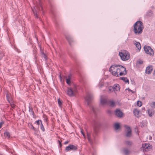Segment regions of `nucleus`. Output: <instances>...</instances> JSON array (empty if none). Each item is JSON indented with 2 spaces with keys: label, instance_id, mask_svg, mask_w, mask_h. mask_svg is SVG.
<instances>
[{
  "label": "nucleus",
  "instance_id": "obj_1",
  "mask_svg": "<svg viewBox=\"0 0 155 155\" xmlns=\"http://www.w3.org/2000/svg\"><path fill=\"white\" fill-rule=\"evenodd\" d=\"M143 23L140 21H137L134 25V31L136 34H141L143 31Z\"/></svg>",
  "mask_w": 155,
  "mask_h": 155
},
{
  "label": "nucleus",
  "instance_id": "obj_2",
  "mask_svg": "<svg viewBox=\"0 0 155 155\" xmlns=\"http://www.w3.org/2000/svg\"><path fill=\"white\" fill-rule=\"evenodd\" d=\"M85 100L87 103V105L89 106L90 108L93 111L94 113L96 112V109L92 106H90V104L91 103L93 99V96L91 94H89L85 97Z\"/></svg>",
  "mask_w": 155,
  "mask_h": 155
},
{
  "label": "nucleus",
  "instance_id": "obj_3",
  "mask_svg": "<svg viewBox=\"0 0 155 155\" xmlns=\"http://www.w3.org/2000/svg\"><path fill=\"white\" fill-rule=\"evenodd\" d=\"M42 9V8L40 2H39L38 4H37L35 6L34 8L32 9V11L36 18H38L37 13L39 11L41 10Z\"/></svg>",
  "mask_w": 155,
  "mask_h": 155
},
{
  "label": "nucleus",
  "instance_id": "obj_4",
  "mask_svg": "<svg viewBox=\"0 0 155 155\" xmlns=\"http://www.w3.org/2000/svg\"><path fill=\"white\" fill-rule=\"evenodd\" d=\"M100 125V123L99 121H95L94 122L93 127L94 132L92 133V135L93 138H95Z\"/></svg>",
  "mask_w": 155,
  "mask_h": 155
},
{
  "label": "nucleus",
  "instance_id": "obj_5",
  "mask_svg": "<svg viewBox=\"0 0 155 155\" xmlns=\"http://www.w3.org/2000/svg\"><path fill=\"white\" fill-rule=\"evenodd\" d=\"M76 91L77 89L75 87H68L67 90V94L70 96H74Z\"/></svg>",
  "mask_w": 155,
  "mask_h": 155
},
{
  "label": "nucleus",
  "instance_id": "obj_6",
  "mask_svg": "<svg viewBox=\"0 0 155 155\" xmlns=\"http://www.w3.org/2000/svg\"><path fill=\"white\" fill-rule=\"evenodd\" d=\"M144 50L145 53L151 56L154 55V52L150 47L145 46L144 47Z\"/></svg>",
  "mask_w": 155,
  "mask_h": 155
},
{
  "label": "nucleus",
  "instance_id": "obj_7",
  "mask_svg": "<svg viewBox=\"0 0 155 155\" xmlns=\"http://www.w3.org/2000/svg\"><path fill=\"white\" fill-rule=\"evenodd\" d=\"M119 55L121 59L123 61L128 60L130 58V55L128 53L127 54L126 53H123L122 52H120Z\"/></svg>",
  "mask_w": 155,
  "mask_h": 155
},
{
  "label": "nucleus",
  "instance_id": "obj_8",
  "mask_svg": "<svg viewBox=\"0 0 155 155\" xmlns=\"http://www.w3.org/2000/svg\"><path fill=\"white\" fill-rule=\"evenodd\" d=\"M124 127L126 129V136L127 137H130L131 135V130L130 127L127 125H125Z\"/></svg>",
  "mask_w": 155,
  "mask_h": 155
},
{
  "label": "nucleus",
  "instance_id": "obj_9",
  "mask_svg": "<svg viewBox=\"0 0 155 155\" xmlns=\"http://www.w3.org/2000/svg\"><path fill=\"white\" fill-rule=\"evenodd\" d=\"M122 153L124 155H129L131 151L128 147H125L122 148Z\"/></svg>",
  "mask_w": 155,
  "mask_h": 155
},
{
  "label": "nucleus",
  "instance_id": "obj_10",
  "mask_svg": "<svg viewBox=\"0 0 155 155\" xmlns=\"http://www.w3.org/2000/svg\"><path fill=\"white\" fill-rule=\"evenodd\" d=\"M108 101L107 98L103 96H101L100 98V103L103 106L105 104H107Z\"/></svg>",
  "mask_w": 155,
  "mask_h": 155
},
{
  "label": "nucleus",
  "instance_id": "obj_11",
  "mask_svg": "<svg viewBox=\"0 0 155 155\" xmlns=\"http://www.w3.org/2000/svg\"><path fill=\"white\" fill-rule=\"evenodd\" d=\"M77 149V147L74 145H69L65 147V150L66 151L72 150L74 151Z\"/></svg>",
  "mask_w": 155,
  "mask_h": 155
},
{
  "label": "nucleus",
  "instance_id": "obj_12",
  "mask_svg": "<svg viewBox=\"0 0 155 155\" xmlns=\"http://www.w3.org/2000/svg\"><path fill=\"white\" fill-rule=\"evenodd\" d=\"M115 114L117 117L121 118L123 116V113L120 110L116 109L115 111Z\"/></svg>",
  "mask_w": 155,
  "mask_h": 155
},
{
  "label": "nucleus",
  "instance_id": "obj_13",
  "mask_svg": "<svg viewBox=\"0 0 155 155\" xmlns=\"http://www.w3.org/2000/svg\"><path fill=\"white\" fill-rule=\"evenodd\" d=\"M142 148H143V151H147L150 149V147L148 144L145 143L144 144H142Z\"/></svg>",
  "mask_w": 155,
  "mask_h": 155
},
{
  "label": "nucleus",
  "instance_id": "obj_14",
  "mask_svg": "<svg viewBox=\"0 0 155 155\" xmlns=\"http://www.w3.org/2000/svg\"><path fill=\"white\" fill-rule=\"evenodd\" d=\"M153 68L151 66H149L147 67L146 69L145 73L148 74L151 73Z\"/></svg>",
  "mask_w": 155,
  "mask_h": 155
},
{
  "label": "nucleus",
  "instance_id": "obj_15",
  "mask_svg": "<svg viewBox=\"0 0 155 155\" xmlns=\"http://www.w3.org/2000/svg\"><path fill=\"white\" fill-rule=\"evenodd\" d=\"M111 65L110 68H109V71H113V69L112 68H114V67H116V69L117 70V71L118 73L120 71V67H117L115 66L116 65Z\"/></svg>",
  "mask_w": 155,
  "mask_h": 155
},
{
  "label": "nucleus",
  "instance_id": "obj_16",
  "mask_svg": "<svg viewBox=\"0 0 155 155\" xmlns=\"http://www.w3.org/2000/svg\"><path fill=\"white\" fill-rule=\"evenodd\" d=\"M124 144L128 147H130L133 144V142L131 141L125 140L124 141Z\"/></svg>",
  "mask_w": 155,
  "mask_h": 155
},
{
  "label": "nucleus",
  "instance_id": "obj_17",
  "mask_svg": "<svg viewBox=\"0 0 155 155\" xmlns=\"http://www.w3.org/2000/svg\"><path fill=\"white\" fill-rule=\"evenodd\" d=\"M134 43L135 45L136 46V48H138L139 50H140L141 48V45L140 43L137 42L136 41H134Z\"/></svg>",
  "mask_w": 155,
  "mask_h": 155
},
{
  "label": "nucleus",
  "instance_id": "obj_18",
  "mask_svg": "<svg viewBox=\"0 0 155 155\" xmlns=\"http://www.w3.org/2000/svg\"><path fill=\"white\" fill-rule=\"evenodd\" d=\"M66 38L68 41L70 45L73 41V40L71 36L69 35H67L65 36Z\"/></svg>",
  "mask_w": 155,
  "mask_h": 155
},
{
  "label": "nucleus",
  "instance_id": "obj_19",
  "mask_svg": "<svg viewBox=\"0 0 155 155\" xmlns=\"http://www.w3.org/2000/svg\"><path fill=\"white\" fill-rule=\"evenodd\" d=\"M113 90L117 91H120V87L119 85L118 84H115L113 87Z\"/></svg>",
  "mask_w": 155,
  "mask_h": 155
},
{
  "label": "nucleus",
  "instance_id": "obj_20",
  "mask_svg": "<svg viewBox=\"0 0 155 155\" xmlns=\"http://www.w3.org/2000/svg\"><path fill=\"white\" fill-rule=\"evenodd\" d=\"M133 113L136 117H139V111L138 109H134L133 110Z\"/></svg>",
  "mask_w": 155,
  "mask_h": 155
},
{
  "label": "nucleus",
  "instance_id": "obj_21",
  "mask_svg": "<svg viewBox=\"0 0 155 155\" xmlns=\"http://www.w3.org/2000/svg\"><path fill=\"white\" fill-rule=\"evenodd\" d=\"M147 111L148 112V115L149 116L151 117L154 114V111L153 109H148Z\"/></svg>",
  "mask_w": 155,
  "mask_h": 155
},
{
  "label": "nucleus",
  "instance_id": "obj_22",
  "mask_svg": "<svg viewBox=\"0 0 155 155\" xmlns=\"http://www.w3.org/2000/svg\"><path fill=\"white\" fill-rule=\"evenodd\" d=\"M40 51L41 57L43 58L44 59V60L46 61L47 59V56L42 51L41 47H40Z\"/></svg>",
  "mask_w": 155,
  "mask_h": 155
},
{
  "label": "nucleus",
  "instance_id": "obj_23",
  "mask_svg": "<svg viewBox=\"0 0 155 155\" xmlns=\"http://www.w3.org/2000/svg\"><path fill=\"white\" fill-rule=\"evenodd\" d=\"M115 66L120 67V72H124L127 71V70H126V68H125L122 65H116Z\"/></svg>",
  "mask_w": 155,
  "mask_h": 155
},
{
  "label": "nucleus",
  "instance_id": "obj_24",
  "mask_svg": "<svg viewBox=\"0 0 155 155\" xmlns=\"http://www.w3.org/2000/svg\"><path fill=\"white\" fill-rule=\"evenodd\" d=\"M107 104H109L110 107H113L115 105V103L113 101L108 100Z\"/></svg>",
  "mask_w": 155,
  "mask_h": 155
},
{
  "label": "nucleus",
  "instance_id": "obj_25",
  "mask_svg": "<svg viewBox=\"0 0 155 155\" xmlns=\"http://www.w3.org/2000/svg\"><path fill=\"white\" fill-rule=\"evenodd\" d=\"M120 79L126 83H128V84H129V81L127 78L124 77H120Z\"/></svg>",
  "mask_w": 155,
  "mask_h": 155
},
{
  "label": "nucleus",
  "instance_id": "obj_26",
  "mask_svg": "<svg viewBox=\"0 0 155 155\" xmlns=\"http://www.w3.org/2000/svg\"><path fill=\"white\" fill-rule=\"evenodd\" d=\"M87 136L88 140L89 142H90L91 143H92L93 142L91 139V137L90 136V134L87 133Z\"/></svg>",
  "mask_w": 155,
  "mask_h": 155
},
{
  "label": "nucleus",
  "instance_id": "obj_27",
  "mask_svg": "<svg viewBox=\"0 0 155 155\" xmlns=\"http://www.w3.org/2000/svg\"><path fill=\"white\" fill-rule=\"evenodd\" d=\"M114 129L115 130H117L120 128V125L119 123H116L114 125Z\"/></svg>",
  "mask_w": 155,
  "mask_h": 155
},
{
  "label": "nucleus",
  "instance_id": "obj_28",
  "mask_svg": "<svg viewBox=\"0 0 155 155\" xmlns=\"http://www.w3.org/2000/svg\"><path fill=\"white\" fill-rule=\"evenodd\" d=\"M111 71V72L112 74L113 75L117 77L119 76V75L118 74V72L117 71Z\"/></svg>",
  "mask_w": 155,
  "mask_h": 155
},
{
  "label": "nucleus",
  "instance_id": "obj_29",
  "mask_svg": "<svg viewBox=\"0 0 155 155\" xmlns=\"http://www.w3.org/2000/svg\"><path fill=\"white\" fill-rule=\"evenodd\" d=\"M71 76L70 75L68 76V78L66 79V83L68 84H70L71 83L70 81Z\"/></svg>",
  "mask_w": 155,
  "mask_h": 155
},
{
  "label": "nucleus",
  "instance_id": "obj_30",
  "mask_svg": "<svg viewBox=\"0 0 155 155\" xmlns=\"http://www.w3.org/2000/svg\"><path fill=\"white\" fill-rule=\"evenodd\" d=\"M4 136L6 137H8V138L10 137V135L9 133L8 132L5 131L4 133Z\"/></svg>",
  "mask_w": 155,
  "mask_h": 155
},
{
  "label": "nucleus",
  "instance_id": "obj_31",
  "mask_svg": "<svg viewBox=\"0 0 155 155\" xmlns=\"http://www.w3.org/2000/svg\"><path fill=\"white\" fill-rule=\"evenodd\" d=\"M29 111L30 112H31V114L33 115V116L34 115V111L32 109H31L30 107H29Z\"/></svg>",
  "mask_w": 155,
  "mask_h": 155
},
{
  "label": "nucleus",
  "instance_id": "obj_32",
  "mask_svg": "<svg viewBox=\"0 0 155 155\" xmlns=\"http://www.w3.org/2000/svg\"><path fill=\"white\" fill-rule=\"evenodd\" d=\"M4 56V53L2 51H0V60L2 59Z\"/></svg>",
  "mask_w": 155,
  "mask_h": 155
},
{
  "label": "nucleus",
  "instance_id": "obj_33",
  "mask_svg": "<svg viewBox=\"0 0 155 155\" xmlns=\"http://www.w3.org/2000/svg\"><path fill=\"white\" fill-rule=\"evenodd\" d=\"M127 71H126L124 72H120L119 73V75L121 76L123 75H125L127 74Z\"/></svg>",
  "mask_w": 155,
  "mask_h": 155
},
{
  "label": "nucleus",
  "instance_id": "obj_34",
  "mask_svg": "<svg viewBox=\"0 0 155 155\" xmlns=\"http://www.w3.org/2000/svg\"><path fill=\"white\" fill-rule=\"evenodd\" d=\"M142 102L140 101H138L137 102V105L139 107H140L142 105Z\"/></svg>",
  "mask_w": 155,
  "mask_h": 155
},
{
  "label": "nucleus",
  "instance_id": "obj_35",
  "mask_svg": "<svg viewBox=\"0 0 155 155\" xmlns=\"http://www.w3.org/2000/svg\"><path fill=\"white\" fill-rule=\"evenodd\" d=\"M35 123H37L38 125H40L41 124V123H42V122L40 120H38L37 121H36L35 122Z\"/></svg>",
  "mask_w": 155,
  "mask_h": 155
},
{
  "label": "nucleus",
  "instance_id": "obj_36",
  "mask_svg": "<svg viewBox=\"0 0 155 155\" xmlns=\"http://www.w3.org/2000/svg\"><path fill=\"white\" fill-rule=\"evenodd\" d=\"M40 126L41 127V129L43 131H45V129L44 126L42 124V123H41Z\"/></svg>",
  "mask_w": 155,
  "mask_h": 155
},
{
  "label": "nucleus",
  "instance_id": "obj_37",
  "mask_svg": "<svg viewBox=\"0 0 155 155\" xmlns=\"http://www.w3.org/2000/svg\"><path fill=\"white\" fill-rule=\"evenodd\" d=\"M58 103L59 106H60L61 104L62 103H61V101L60 100V99H58Z\"/></svg>",
  "mask_w": 155,
  "mask_h": 155
},
{
  "label": "nucleus",
  "instance_id": "obj_38",
  "mask_svg": "<svg viewBox=\"0 0 155 155\" xmlns=\"http://www.w3.org/2000/svg\"><path fill=\"white\" fill-rule=\"evenodd\" d=\"M137 63L140 64H142L143 63V61L141 60H139L137 61Z\"/></svg>",
  "mask_w": 155,
  "mask_h": 155
},
{
  "label": "nucleus",
  "instance_id": "obj_39",
  "mask_svg": "<svg viewBox=\"0 0 155 155\" xmlns=\"http://www.w3.org/2000/svg\"><path fill=\"white\" fill-rule=\"evenodd\" d=\"M28 125H29L30 127L32 129L34 128L31 123H29Z\"/></svg>",
  "mask_w": 155,
  "mask_h": 155
},
{
  "label": "nucleus",
  "instance_id": "obj_40",
  "mask_svg": "<svg viewBox=\"0 0 155 155\" xmlns=\"http://www.w3.org/2000/svg\"><path fill=\"white\" fill-rule=\"evenodd\" d=\"M81 132L82 134L83 135L84 137L85 138V134H84L83 131L82 129H81Z\"/></svg>",
  "mask_w": 155,
  "mask_h": 155
},
{
  "label": "nucleus",
  "instance_id": "obj_41",
  "mask_svg": "<svg viewBox=\"0 0 155 155\" xmlns=\"http://www.w3.org/2000/svg\"><path fill=\"white\" fill-rule=\"evenodd\" d=\"M103 86H104V84H103L100 83L99 84V88H100L102 87Z\"/></svg>",
  "mask_w": 155,
  "mask_h": 155
},
{
  "label": "nucleus",
  "instance_id": "obj_42",
  "mask_svg": "<svg viewBox=\"0 0 155 155\" xmlns=\"http://www.w3.org/2000/svg\"><path fill=\"white\" fill-rule=\"evenodd\" d=\"M109 90L110 91H112L113 90H114L113 87H110L109 88Z\"/></svg>",
  "mask_w": 155,
  "mask_h": 155
},
{
  "label": "nucleus",
  "instance_id": "obj_43",
  "mask_svg": "<svg viewBox=\"0 0 155 155\" xmlns=\"http://www.w3.org/2000/svg\"><path fill=\"white\" fill-rule=\"evenodd\" d=\"M151 106L155 108V102H153Z\"/></svg>",
  "mask_w": 155,
  "mask_h": 155
},
{
  "label": "nucleus",
  "instance_id": "obj_44",
  "mask_svg": "<svg viewBox=\"0 0 155 155\" xmlns=\"http://www.w3.org/2000/svg\"><path fill=\"white\" fill-rule=\"evenodd\" d=\"M7 100L9 101L8 98H9V95L8 94H7L6 95Z\"/></svg>",
  "mask_w": 155,
  "mask_h": 155
},
{
  "label": "nucleus",
  "instance_id": "obj_45",
  "mask_svg": "<svg viewBox=\"0 0 155 155\" xmlns=\"http://www.w3.org/2000/svg\"><path fill=\"white\" fill-rule=\"evenodd\" d=\"M58 142H59V145H60V147H61L62 146V144L61 143V142L60 141V140H58Z\"/></svg>",
  "mask_w": 155,
  "mask_h": 155
},
{
  "label": "nucleus",
  "instance_id": "obj_46",
  "mask_svg": "<svg viewBox=\"0 0 155 155\" xmlns=\"http://www.w3.org/2000/svg\"><path fill=\"white\" fill-rule=\"evenodd\" d=\"M3 124V123L2 122H0V128H1L2 127V124Z\"/></svg>",
  "mask_w": 155,
  "mask_h": 155
},
{
  "label": "nucleus",
  "instance_id": "obj_47",
  "mask_svg": "<svg viewBox=\"0 0 155 155\" xmlns=\"http://www.w3.org/2000/svg\"><path fill=\"white\" fill-rule=\"evenodd\" d=\"M128 90H129V91H130L132 93H134V91H133L132 90L129 89V88H128Z\"/></svg>",
  "mask_w": 155,
  "mask_h": 155
},
{
  "label": "nucleus",
  "instance_id": "obj_48",
  "mask_svg": "<svg viewBox=\"0 0 155 155\" xmlns=\"http://www.w3.org/2000/svg\"><path fill=\"white\" fill-rule=\"evenodd\" d=\"M69 142V141H66L64 142V144H66Z\"/></svg>",
  "mask_w": 155,
  "mask_h": 155
},
{
  "label": "nucleus",
  "instance_id": "obj_49",
  "mask_svg": "<svg viewBox=\"0 0 155 155\" xmlns=\"http://www.w3.org/2000/svg\"><path fill=\"white\" fill-rule=\"evenodd\" d=\"M33 129L35 131H36L37 130L36 129V128H35V127Z\"/></svg>",
  "mask_w": 155,
  "mask_h": 155
},
{
  "label": "nucleus",
  "instance_id": "obj_50",
  "mask_svg": "<svg viewBox=\"0 0 155 155\" xmlns=\"http://www.w3.org/2000/svg\"><path fill=\"white\" fill-rule=\"evenodd\" d=\"M11 106H12V108H14V107H15V106H14V105H13H13H11Z\"/></svg>",
  "mask_w": 155,
  "mask_h": 155
},
{
  "label": "nucleus",
  "instance_id": "obj_51",
  "mask_svg": "<svg viewBox=\"0 0 155 155\" xmlns=\"http://www.w3.org/2000/svg\"><path fill=\"white\" fill-rule=\"evenodd\" d=\"M143 110H144V111H145V108L144 107L142 109Z\"/></svg>",
  "mask_w": 155,
  "mask_h": 155
},
{
  "label": "nucleus",
  "instance_id": "obj_52",
  "mask_svg": "<svg viewBox=\"0 0 155 155\" xmlns=\"http://www.w3.org/2000/svg\"><path fill=\"white\" fill-rule=\"evenodd\" d=\"M153 74L154 75H155V69L154 70V71L153 72Z\"/></svg>",
  "mask_w": 155,
  "mask_h": 155
},
{
  "label": "nucleus",
  "instance_id": "obj_53",
  "mask_svg": "<svg viewBox=\"0 0 155 155\" xmlns=\"http://www.w3.org/2000/svg\"><path fill=\"white\" fill-rule=\"evenodd\" d=\"M107 112H108V113H111V111H110V110H107Z\"/></svg>",
  "mask_w": 155,
  "mask_h": 155
},
{
  "label": "nucleus",
  "instance_id": "obj_54",
  "mask_svg": "<svg viewBox=\"0 0 155 155\" xmlns=\"http://www.w3.org/2000/svg\"><path fill=\"white\" fill-rule=\"evenodd\" d=\"M59 77H60L61 80V75H60Z\"/></svg>",
  "mask_w": 155,
  "mask_h": 155
},
{
  "label": "nucleus",
  "instance_id": "obj_55",
  "mask_svg": "<svg viewBox=\"0 0 155 155\" xmlns=\"http://www.w3.org/2000/svg\"><path fill=\"white\" fill-rule=\"evenodd\" d=\"M115 67H114V68H112V69H113V70H114V69H115Z\"/></svg>",
  "mask_w": 155,
  "mask_h": 155
},
{
  "label": "nucleus",
  "instance_id": "obj_56",
  "mask_svg": "<svg viewBox=\"0 0 155 155\" xmlns=\"http://www.w3.org/2000/svg\"><path fill=\"white\" fill-rule=\"evenodd\" d=\"M39 18V20H40V19H41V18Z\"/></svg>",
  "mask_w": 155,
  "mask_h": 155
}]
</instances>
